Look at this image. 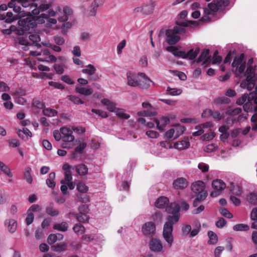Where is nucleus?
Masks as SVG:
<instances>
[{
  "mask_svg": "<svg viewBox=\"0 0 257 257\" xmlns=\"http://www.w3.org/2000/svg\"><path fill=\"white\" fill-rule=\"evenodd\" d=\"M229 0H213L211 3L203 8V16L198 21H176V26L173 29L166 31V42L170 45H175L179 41L180 37L178 34L185 33L186 27L191 25L197 26L200 24L209 23L212 21V17L216 15L219 8L222 6L227 7L229 5Z\"/></svg>",
  "mask_w": 257,
  "mask_h": 257,
  "instance_id": "nucleus-1",
  "label": "nucleus"
},
{
  "mask_svg": "<svg viewBox=\"0 0 257 257\" xmlns=\"http://www.w3.org/2000/svg\"><path fill=\"white\" fill-rule=\"evenodd\" d=\"M232 70L234 71L236 77L241 78L246 77L244 81L240 83V87L246 88L250 91L255 87V93L252 92L249 94L245 93L241 97L236 100L237 104L241 105L246 112L257 110V85L255 81L257 80V74L254 73V68L256 65H247L244 71L246 65H231Z\"/></svg>",
  "mask_w": 257,
  "mask_h": 257,
  "instance_id": "nucleus-2",
  "label": "nucleus"
},
{
  "mask_svg": "<svg viewBox=\"0 0 257 257\" xmlns=\"http://www.w3.org/2000/svg\"><path fill=\"white\" fill-rule=\"evenodd\" d=\"M34 2L35 0H11V1L9 2V6L11 8H13L14 11L17 13L21 12V6L24 8L30 7V9H33L32 11V13L34 16L31 15V12H27L28 15L26 17L31 16L36 21L35 17L40 14L41 10L40 9H38L36 8L37 6L34 4Z\"/></svg>",
  "mask_w": 257,
  "mask_h": 257,
  "instance_id": "nucleus-3",
  "label": "nucleus"
},
{
  "mask_svg": "<svg viewBox=\"0 0 257 257\" xmlns=\"http://www.w3.org/2000/svg\"><path fill=\"white\" fill-rule=\"evenodd\" d=\"M191 190L194 194L193 196L195 198L193 202V206L197 207L204 201L208 195V192L205 190V184L202 181H197L192 183Z\"/></svg>",
  "mask_w": 257,
  "mask_h": 257,
  "instance_id": "nucleus-4",
  "label": "nucleus"
},
{
  "mask_svg": "<svg viewBox=\"0 0 257 257\" xmlns=\"http://www.w3.org/2000/svg\"><path fill=\"white\" fill-rule=\"evenodd\" d=\"M21 17L18 21L20 27L16 26V30L14 31L18 35H23L25 32L34 28L37 26V22L31 16L27 17L19 16Z\"/></svg>",
  "mask_w": 257,
  "mask_h": 257,
  "instance_id": "nucleus-5",
  "label": "nucleus"
},
{
  "mask_svg": "<svg viewBox=\"0 0 257 257\" xmlns=\"http://www.w3.org/2000/svg\"><path fill=\"white\" fill-rule=\"evenodd\" d=\"M244 58V53H237L235 50L230 51L225 57L224 64L227 63L230 64V62L233 59V61L231 64H246Z\"/></svg>",
  "mask_w": 257,
  "mask_h": 257,
  "instance_id": "nucleus-6",
  "label": "nucleus"
},
{
  "mask_svg": "<svg viewBox=\"0 0 257 257\" xmlns=\"http://www.w3.org/2000/svg\"><path fill=\"white\" fill-rule=\"evenodd\" d=\"M142 232L147 238L153 237L156 232V225L153 221H148L145 223L142 227Z\"/></svg>",
  "mask_w": 257,
  "mask_h": 257,
  "instance_id": "nucleus-7",
  "label": "nucleus"
},
{
  "mask_svg": "<svg viewBox=\"0 0 257 257\" xmlns=\"http://www.w3.org/2000/svg\"><path fill=\"white\" fill-rule=\"evenodd\" d=\"M200 49L198 47H196L190 49L188 52L182 51V52H180L179 55H181V57L183 59H188L191 61H194L196 59L199 53L200 52Z\"/></svg>",
  "mask_w": 257,
  "mask_h": 257,
  "instance_id": "nucleus-8",
  "label": "nucleus"
},
{
  "mask_svg": "<svg viewBox=\"0 0 257 257\" xmlns=\"http://www.w3.org/2000/svg\"><path fill=\"white\" fill-rule=\"evenodd\" d=\"M148 246L151 251L156 253L162 251L163 249L161 241L159 239L154 237L151 238L148 243Z\"/></svg>",
  "mask_w": 257,
  "mask_h": 257,
  "instance_id": "nucleus-9",
  "label": "nucleus"
},
{
  "mask_svg": "<svg viewBox=\"0 0 257 257\" xmlns=\"http://www.w3.org/2000/svg\"><path fill=\"white\" fill-rule=\"evenodd\" d=\"M211 59V56L210 55L209 49H205L202 51L198 58L196 59L195 62L197 63L202 62V64H208Z\"/></svg>",
  "mask_w": 257,
  "mask_h": 257,
  "instance_id": "nucleus-10",
  "label": "nucleus"
},
{
  "mask_svg": "<svg viewBox=\"0 0 257 257\" xmlns=\"http://www.w3.org/2000/svg\"><path fill=\"white\" fill-rule=\"evenodd\" d=\"M188 182L187 179L183 177L177 178L172 183V187L176 190H183L187 187Z\"/></svg>",
  "mask_w": 257,
  "mask_h": 257,
  "instance_id": "nucleus-11",
  "label": "nucleus"
},
{
  "mask_svg": "<svg viewBox=\"0 0 257 257\" xmlns=\"http://www.w3.org/2000/svg\"><path fill=\"white\" fill-rule=\"evenodd\" d=\"M138 75L141 77V79H139L138 86L142 89H148L150 86V83L153 82L144 73H138Z\"/></svg>",
  "mask_w": 257,
  "mask_h": 257,
  "instance_id": "nucleus-12",
  "label": "nucleus"
},
{
  "mask_svg": "<svg viewBox=\"0 0 257 257\" xmlns=\"http://www.w3.org/2000/svg\"><path fill=\"white\" fill-rule=\"evenodd\" d=\"M180 218V215H169L167 217V221L165 223L164 227L173 229V225L177 223Z\"/></svg>",
  "mask_w": 257,
  "mask_h": 257,
  "instance_id": "nucleus-13",
  "label": "nucleus"
},
{
  "mask_svg": "<svg viewBox=\"0 0 257 257\" xmlns=\"http://www.w3.org/2000/svg\"><path fill=\"white\" fill-rule=\"evenodd\" d=\"M82 71L83 73L88 74V78L91 80H96L98 78V76L95 75L96 69L93 65H87L86 68L83 69Z\"/></svg>",
  "mask_w": 257,
  "mask_h": 257,
  "instance_id": "nucleus-14",
  "label": "nucleus"
},
{
  "mask_svg": "<svg viewBox=\"0 0 257 257\" xmlns=\"http://www.w3.org/2000/svg\"><path fill=\"white\" fill-rule=\"evenodd\" d=\"M180 205L176 202L171 203L166 207V212L172 215H180Z\"/></svg>",
  "mask_w": 257,
  "mask_h": 257,
  "instance_id": "nucleus-15",
  "label": "nucleus"
},
{
  "mask_svg": "<svg viewBox=\"0 0 257 257\" xmlns=\"http://www.w3.org/2000/svg\"><path fill=\"white\" fill-rule=\"evenodd\" d=\"M173 230V229L163 227V237L166 241L169 244L170 246L172 245L173 242V236L172 234Z\"/></svg>",
  "mask_w": 257,
  "mask_h": 257,
  "instance_id": "nucleus-16",
  "label": "nucleus"
},
{
  "mask_svg": "<svg viewBox=\"0 0 257 257\" xmlns=\"http://www.w3.org/2000/svg\"><path fill=\"white\" fill-rule=\"evenodd\" d=\"M155 121L158 129L162 131L164 127L170 123V119L167 116H162L159 119H156Z\"/></svg>",
  "mask_w": 257,
  "mask_h": 257,
  "instance_id": "nucleus-17",
  "label": "nucleus"
},
{
  "mask_svg": "<svg viewBox=\"0 0 257 257\" xmlns=\"http://www.w3.org/2000/svg\"><path fill=\"white\" fill-rule=\"evenodd\" d=\"M190 146V143L188 138H184L181 141L176 142L174 144V148L179 150H184L188 149Z\"/></svg>",
  "mask_w": 257,
  "mask_h": 257,
  "instance_id": "nucleus-18",
  "label": "nucleus"
},
{
  "mask_svg": "<svg viewBox=\"0 0 257 257\" xmlns=\"http://www.w3.org/2000/svg\"><path fill=\"white\" fill-rule=\"evenodd\" d=\"M212 188L218 192L222 191L226 187V184L220 179L214 180L212 182Z\"/></svg>",
  "mask_w": 257,
  "mask_h": 257,
  "instance_id": "nucleus-19",
  "label": "nucleus"
},
{
  "mask_svg": "<svg viewBox=\"0 0 257 257\" xmlns=\"http://www.w3.org/2000/svg\"><path fill=\"white\" fill-rule=\"evenodd\" d=\"M75 137L73 134H70L65 136H62L63 143L61 145L62 148H70V146H68L69 143L73 142L74 140Z\"/></svg>",
  "mask_w": 257,
  "mask_h": 257,
  "instance_id": "nucleus-20",
  "label": "nucleus"
},
{
  "mask_svg": "<svg viewBox=\"0 0 257 257\" xmlns=\"http://www.w3.org/2000/svg\"><path fill=\"white\" fill-rule=\"evenodd\" d=\"M155 5V1L151 0L148 4L143 6V15L147 16L152 14L154 12Z\"/></svg>",
  "mask_w": 257,
  "mask_h": 257,
  "instance_id": "nucleus-21",
  "label": "nucleus"
},
{
  "mask_svg": "<svg viewBox=\"0 0 257 257\" xmlns=\"http://www.w3.org/2000/svg\"><path fill=\"white\" fill-rule=\"evenodd\" d=\"M5 225L8 226L10 232L14 233L16 231L17 227V222L13 219H7L5 222Z\"/></svg>",
  "mask_w": 257,
  "mask_h": 257,
  "instance_id": "nucleus-22",
  "label": "nucleus"
},
{
  "mask_svg": "<svg viewBox=\"0 0 257 257\" xmlns=\"http://www.w3.org/2000/svg\"><path fill=\"white\" fill-rule=\"evenodd\" d=\"M126 75L128 85L133 87L138 86L139 79L136 78V75L131 72H127Z\"/></svg>",
  "mask_w": 257,
  "mask_h": 257,
  "instance_id": "nucleus-23",
  "label": "nucleus"
},
{
  "mask_svg": "<svg viewBox=\"0 0 257 257\" xmlns=\"http://www.w3.org/2000/svg\"><path fill=\"white\" fill-rule=\"evenodd\" d=\"M101 101L102 104L107 106V109L110 112H115L117 109L115 104L108 99L104 98Z\"/></svg>",
  "mask_w": 257,
  "mask_h": 257,
  "instance_id": "nucleus-24",
  "label": "nucleus"
},
{
  "mask_svg": "<svg viewBox=\"0 0 257 257\" xmlns=\"http://www.w3.org/2000/svg\"><path fill=\"white\" fill-rule=\"evenodd\" d=\"M64 15L58 18V21L61 22H65L68 19V15H71L73 13V11L68 7H65L63 8Z\"/></svg>",
  "mask_w": 257,
  "mask_h": 257,
  "instance_id": "nucleus-25",
  "label": "nucleus"
},
{
  "mask_svg": "<svg viewBox=\"0 0 257 257\" xmlns=\"http://www.w3.org/2000/svg\"><path fill=\"white\" fill-rule=\"evenodd\" d=\"M75 168L77 173L80 176H85L88 173V168L83 164L77 165Z\"/></svg>",
  "mask_w": 257,
  "mask_h": 257,
  "instance_id": "nucleus-26",
  "label": "nucleus"
},
{
  "mask_svg": "<svg viewBox=\"0 0 257 257\" xmlns=\"http://www.w3.org/2000/svg\"><path fill=\"white\" fill-rule=\"evenodd\" d=\"M53 228L59 231L66 232L68 228V224L65 221L56 223L53 225Z\"/></svg>",
  "mask_w": 257,
  "mask_h": 257,
  "instance_id": "nucleus-27",
  "label": "nucleus"
},
{
  "mask_svg": "<svg viewBox=\"0 0 257 257\" xmlns=\"http://www.w3.org/2000/svg\"><path fill=\"white\" fill-rule=\"evenodd\" d=\"M75 90L77 92L85 96L90 95L93 92V90L91 88L82 87L80 85L76 86Z\"/></svg>",
  "mask_w": 257,
  "mask_h": 257,
  "instance_id": "nucleus-28",
  "label": "nucleus"
},
{
  "mask_svg": "<svg viewBox=\"0 0 257 257\" xmlns=\"http://www.w3.org/2000/svg\"><path fill=\"white\" fill-rule=\"evenodd\" d=\"M67 244L65 242H61L52 246V249L54 251L62 252L67 249Z\"/></svg>",
  "mask_w": 257,
  "mask_h": 257,
  "instance_id": "nucleus-29",
  "label": "nucleus"
},
{
  "mask_svg": "<svg viewBox=\"0 0 257 257\" xmlns=\"http://www.w3.org/2000/svg\"><path fill=\"white\" fill-rule=\"evenodd\" d=\"M168 201L166 197H160L155 202V206L158 208H163L168 203Z\"/></svg>",
  "mask_w": 257,
  "mask_h": 257,
  "instance_id": "nucleus-30",
  "label": "nucleus"
},
{
  "mask_svg": "<svg viewBox=\"0 0 257 257\" xmlns=\"http://www.w3.org/2000/svg\"><path fill=\"white\" fill-rule=\"evenodd\" d=\"M207 235L209 239L208 241L209 244L215 245L217 243L218 236L216 233L212 231H208Z\"/></svg>",
  "mask_w": 257,
  "mask_h": 257,
  "instance_id": "nucleus-31",
  "label": "nucleus"
},
{
  "mask_svg": "<svg viewBox=\"0 0 257 257\" xmlns=\"http://www.w3.org/2000/svg\"><path fill=\"white\" fill-rule=\"evenodd\" d=\"M230 191L234 194L240 196L242 193V188L237 184H235L234 183H230Z\"/></svg>",
  "mask_w": 257,
  "mask_h": 257,
  "instance_id": "nucleus-32",
  "label": "nucleus"
},
{
  "mask_svg": "<svg viewBox=\"0 0 257 257\" xmlns=\"http://www.w3.org/2000/svg\"><path fill=\"white\" fill-rule=\"evenodd\" d=\"M230 102V99L224 96L217 97L214 100V103L217 105L227 104Z\"/></svg>",
  "mask_w": 257,
  "mask_h": 257,
  "instance_id": "nucleus-33",
  "label": "nucleus"
},
{
  "mask_svg": "<svg viewBox=\"0 0 257 257\" xmlns=\"http://www.w3.org/2000/svg\"><path fill=\"white\" fill-rule=\"evenodd\" d=\"M29 39L32 42L31 45L35 44V45L37 47H41V45L38 43L41 40L40 37L38 34H30L29 36Z\"/></svg>",
  "mask_w": 257,
  "mask_h": 257,
  "instance_id": "nucleus-34",
  "label": "nucleus"
},
{
  "mask_svg": "<svg viewBox=\"0 0 257 257\" xmlns=\"http://www.w3.org/2000/svg\"><path fill=\"white\" fill-rule=\"evenodd\" d=\"M241 111V107H236L234 109L228 108L226 111V114L232 117L240 114Z\"/></svg>",
  "mask_w": 257,
  "mask_h": 257,
  "instance_id": "nucleus-35",
  "label": "nucleus"
},
{
  "mask_svg": "<svg viewBox=\"0 0 257 257\" xmlns=\"http://www.w3.org/2000/svg\"><path fill=\"white\" fill-rule=\"evenodd\" d=\"M218 53L217 50L214 51L212 58V64H220L222 62V58L218 55Z\"/></svg>",
  "mask_w": 257,
  "mask_h": 257,
  "instance_id": "nucleus-36",
  "label": "nucleus"
},
{
  "mask_svg": "<svg viewBox=\"0 0 257 257\" xmlns=\"http://www.w3.org/2000/svg\"><path fill=\"white\" fill-rule=\"evenodd\" d=\"M249 229V227L248 225L240 223L235 224L233 226V229L234 231H247Z\"/></svg>",
  "mask_w": 257,
  "mask_h": 257,
  "instance_id": "nucleus-37",
  "label": "nucleus"
},
{
  "mask_svg": "<svg viewBox=\"0 0 257 257\" xmlns=\"http://www.w3.org/2000/svg\"><path fill=\"white\" fill-rule=\"evenodd\" d=\"M58 112L57 110L47 108L43 110V114L48 117H52L57 115Z\"/></svg>",
  "mask_w": 257,
  "mask_h": 257,
  "instance_id": "nucleus-38",
  "label": "nucleus"
},
{
  "mask_svg": "<svg viewBox=\"0 0 257 257\" xmlns=\"http://www.w3.org/2000/svg\"><path fill=\"white\" fill-rule=\"evenodd\" d=\"M74 231L78 235L82 234L85 232L84 227L80 223H77L73 227Z\"/></svg>",
  "mask_w": 257,
  "mask_h": 257,
  "instance_id": "nucleus-39",
  "label": "nucleus"
},
{
  "mask_svg": "<svg viewBox=\"0 0 257 257\" xmlns=\"http://www.w3.org/2000/svg\"><path fill=\"white\" fill-rule=\"evenodd\" d=\"M53 204L51 203L49 206L46 208V213L51 216H56L59 214L57 210H53Z\"/></svg>",
  "mask_w": 257,
  "mask_h": 257,
  "instance_id": "nucleus-40",
  "label": "nucleus"
},
{
  "mask_svg": "<svg viewBox=\"0 0 257 257\" xmlns=\"http://www.w3.org/2000/svg\"><path fill=\"white\" fill-rule=\"evenodd\" d=\"M166 50L172 52L175 56L181 57V55L179 54L180 52H182V51H179L176 47L173 46H168L166 47Z\"/></svg>",
  "mask_w": 257,
  "mask_h": 257,
  "instance_id": "nucleus-41",
  "label": "nucleus"
},
{
  "mask_svg": "<svg viewBox=\"0 0 257 257\" xmlns=\"http://www.w3.org/2000/svg\"><path fill=\"white\" fill-rule=\"evenodd\" d=\"M153 222L155 224H158L162 220V215L160 212H156L152 216Z\"/></svg>",
  "mask_w": 257,
  "mask_h": 257,
  "instance_id": "nucleus-42",
  "label": "nucleus"
},
{
  "mask_svg": "<svg viewBox=\"0 0 257 257\" xmlns=\"http://www.w3.org/2000/svg\"><path fill=\"white\" fill-rule=\"evenodd\" d=\"M116 114L117 116L120 117L121 119H126L130 118V115L127 114L125 113L124 112V111L123 109H117L116 111Z\"/></svg>",
  "mask_w": 257,
  "mask_h": 257,
  "instance_id": "nucleus-43",
  "label": "nucleus"
},
{
  "mask_svg": "<svg viewBox=\"0 0 257 257\" xmlns=\"http://www.w3.org/2000/svg\"><path fill=\"white\" fill-rule=\"evenodd\" d=\"M44 54L46 55H48V57L47 58V59H43L42 58H39L38 59L41 61H46L47 62H51L53 63L55 62L56 58L55 56L53 55H51L49 54V52L48 51H44L43 52Z\"/></svg>",
  "mask_w": 257,
  "mask_h": 257,
  "instance_id": "nucleus-44",
  "label": "nucleus"
},
{
  "mask_svg": "<svg viewBox=\"0 0 257 257\" xmlns=\"http://www.w3.org/2000/svg\"><path fill=\"white\" fill-rule=\"evenodd\" d=\"M249 203L253 205L257 204V195L254 193H250L247 197Z\"/></svg>",
  "mask_w": 257,
  "mask_h": 257,
  "instance_id": "nucleus-45",
  "label": "nucleus"
},
{
  "mask_svg": "<svg viewBox=\"0 0 257 257\" xmlns=\"http://www.w3.org/2000/svg\"><path fill=\"white\" fill-rule=\"evenodd\" d=\"M67 97L69 100L73 102L74 104H79L84 103V101L77 96L70 95H68Z\"/></svg>",
  "mask_w": 257,
  "mask_h": 257,
  "instance_id": "nucleus-46",
  "label": "nucleus"
},
{
  "mask_svg": "<svg viewBox=\"0 0 257 257\" xmlns=\"http://www.w3.org/2000/svg\"><path fill=\"white\" fill-rule=\"evenodd\" d=\"M91 111L92 112L95 113L102 118H106L108 117L107 112L101 109L92 108L91 109Z\"/></svg>",
  "mask_w": 257,
  "mask_h": 257,
  "instance_id": "nucleus-47",
  "label": "nucleus"
},
{
  "mask_svg": "<svg viewBox=\"0 0 257 257\" xmlns=\"http://www.w3.org/2000/svg\"><path fill=\"white\" fill-rule=\"evenodd\" d=\"M32 105L38 109H43L45 107L44 103L41 100L37 99H34L32 102Z\"/></svg>",
  "mask_w": 257,
  "mask_h": 257,
  "instance_id": "nucleus-48",
  "label": "nucleus"
},
{
  "mask_svg": "<svg viewBox=\"0 0 257 257\" xmlns=\"http://www.w3.org/2000/svg\"><path fill=\"white\" fill-rule=\"evenodd\" d=\"M72 180V176L71 172H64V179L60 181L61 184H65L67 182L71 181Z\"/></svg>",
  "mask_w": 257,
  "mask_h": 257,
  "instance_id": "nucleus-49",
  "label": "nucleus"
},
{
  "mask_svg": "<svg viewBox=\"0 0 257 257\" xmlns=\"http://www.w3.org/2000/svg\"><path fill=\"white\" fill-rule=\"evenodd\" d=\"M220 213L225 217L232 218L233 215L226 208H221L219 209Z\"/></svg>",
  "mask_w": 257,
  "mask_h": 257,
  "instance_id": "nucleus-50",
  "label": "nucleus"
},
{
  "mask_svg": "<svg viewBox=\"0 0 257 257\" xmlns=\"http://www.w3.org/2000/svg\"><path fill=\"white\" fill-rule=\"evenodd\" d=\"M31 171V168L28 167L26 169L25 173V177L26 179L27 182L31 184L33 181V179L30 175V172Z\"/></svg>",
  "mask_w": 257,
  "mask_h": 257,
  "instance_id": "nucleus-51",
  "label": "nucleus"
},
{
  "mask_svg": "<svg viewBox=\"0 0 257 257\" xmlns=\"http://www.w3.org/2000/svg\"><path fill=\"white\" fill-rule=\"evenodd\" d=\"M6 16V20L5 21V22L8 23H12L14 20H16L17 18V15H16V16H14L13 13L10 12H7Z\"/></svg>",
  "mask_w": 257,
  "mask_h": 257,
  "instance_id": "nucleus-52",
  "label": "nucleus"
},
{
  "mask_svg": "<svg viewBox=\"0 0 257 257\" xmlns=\"http://www.w3.org/2000/svg\"><path fill=\"white\" fill-rule=\"evenodd\" d=\"M195 130H197V131L193 133L192 135L193 137H198L202 135L204 131L201 125H198L195 126Z\"/></svg>",
  "mask_w": 257,
  "mask_h": 257,
  "instance_id": "nucleus-53",
  "label": "nucleus"
},
{
  "mask_svg": "<svg viewBox=\"0 0 257 257\" xmlns=\"http://www.w3.org/2000/svg\"><path fill=\"white\" fill-rule=\"evenodd\" d=\"M18 41H19V43L20 45L25 46L24 50H25V51H26L28 49V45H31V44H30V42H29L28 41V40L27 39H25L23 37H20L18 39Z\"/></svg>",
  "mask_w": 257,
  "mask_h": 257,
  "instance_id": "nucleus-54",
  "label": "nucleus"
},
{
  "mask_svg": "<svg viewBox=\"0 0 257 257\" xmlns=\"http://www.w3.org/2000/svg\"><path fill=\"white\" fill-rule=\"evenodd\" d=\"M86 146L87 144L86 143H81L75 148V151L76 153L81 154L83 153Z\"/></svg>",
  "mask_w": 257,
  "mask_h": 257,
  "instance_id": "nucleus-55",
  "label": "nucleus"
},
{
  "mask_svg": "<svg viewBox=\"0 0 257 257\" xmlns=\"http://www.w3.org/2000/svg\"><path fill=\"white\" fill-rule=\"evenodd\" d=\"M201 227L200 223L196 225V227L193 230H191L190 233V235L191 237H194L197 235L201 230Z\"/></svg>",
  "mask_w": 257,
  "mask_h": 257,
  "instance_id": "nucleus-56",
  "label": "nucleus"
},
{
  "mask_svg": "<svg viewBox=\"0 0 257 257\" xmlns=\"http://www.w3.org/2000/svg\"><path fill=\"white\" fill-rule=\"evenodd\" d=\"M126 45V40H122L117 46V52L118 55L122 53V49Z\"/></svg>",
  "mask_w": 257,
  "mask_h": 257,
  "instance_id": "nucleus-57",
  "label": "nucleus"
},
{
  "mask_svg": "<svg viewBox=\"0 0 257 257\" xmlns=\"http://www.w3.org/2000/svg\"><path fill=\"white\" fill-rule=\"evenodd\" d=\"M56 15V12L53 10H49L47 13H42L40 15V18L47 19L50 17H53Z\"/></svg>",
  "mask_w": 257,
  "mask_h": 257,
  "instance_id": "nucleus-58",
  "label": "nucleus"
},
{
  "mask_svg": "<svg viewBox=\"0 0 257 257\" xmlns=\"http://www.w3.org/2000/svg\"><path fill=\"white\" fill-rule=\"evenodd\" d=\"M236 121V119L230 116L227 117L225 120V125H227L228 127L232 126Z\"/></svg>",
  "mask_w": 257,
  "mask_h": 257,
  "instance_id": "nucleus-59",
  "label": "nucleus"
},
{
  "mask_svg": "<svg viewBox=\"0 0 257 257\" xmlns=\"http://www.w3.org/2000/svg\"><path fill=\"white\" fill-rule=\"evenodd\" d=\"M191 226L190 225H185L182 227V231L183 235L187 236L190 234V231L191 230Z\"/></svg>",
  "mask_w": 257,
  "mask_h": 257,
  "instance_id": "nucleus-60",
  "label": "nucleus"
},
{
  "mask_svg": "<svg viewBox=\"0 0 257 257\" xmlns=\"http://www.w3.org/2000/svg\"><path fill=\"white\" fill-rule=\"evenodd\" d=\"M224 247L222 246H218L216 247L214 251V254L215 257H220V254L224 250Z\"/></svg>",
  "mask_w": 257,
  "mask_h": 257,
  "instance_id": "nucleus-61",
  "label": "nucleus"
},
{
  "mask_svg": "<svg viewBox=\"0 0 257 257\" xmlns=\"http://www.w3.org/2000/svg\"><path fill=\"white\" fill-rule=\"evenodd\" d=\"M76 218L79 222H85L87 220V217L85 214L80 213L76 215Z\"/></svg>",
  "mask_w": 257,
  "mask_h": 257,
  "instance_id": "nucleus-62",
  "label": "nucleus"
},
{
  "mask_svg": "<svg viewBox=\"0 0 257 257\" xmlns=\"http://www.w3.org/2000/svg\"><path fill=\"white\" fill-rule=\"evenodd\" d=\"M27 216L25 219V221L27 225L32 223L34 221V216L33 213H28L27 212Z\"/></svg>",
  "mask_w": 257,
  "mask_h": 257,
  "instance_id": "nucleus-63",
  "label": "nucleus"
},
{
  "mask_svg": "<svg viewBox=\"0 0 257 257\" xmlns=\"http://www.w3.org/2000/svg\"><path fill=\"white\" fill-rule=\"evenodd\" d=\"M60 130L62 136H65L70 134H73V131L67 127H61Z\"/></svg>",
  "mask_w": 257,
  "mask_h": 257,
  "instance_id": "nucleus-64",
  "label": "nucleus"
}]
</instances>
